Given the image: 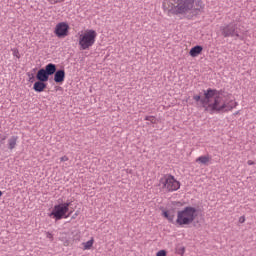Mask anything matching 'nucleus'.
<instances>
[{
    "label": "nucleus",
    "instance_id": "nucleus-1",
    "mask_svg": "<svg viewBox=\"0 0 256 256\" xmlns=\"http://www.w3.org/2000/svg\"><path fill=\"white\" fill-rule=\"evenodd\" d=\"M195 0H164L163 9L168 15H187L193 13Z\"/></svg>",
    "mask_w": 256,
    "mask_h": 256
},
{
    "label": "nucleus",
    "instance_id": "nucleus-2",
    "mask_svg": "<svg viewBox=\"0 0 256 256\" xmlns=\"http://www.w3.org/2000/svg\"><path fill=\"white\" fill-rule=\"evenodd\" d=\"M212 99H214L213 102L206 107V111L210 113V115H215V113H229V111H233V109L239 105L235 100H230L229 102L225 101L223 96H221V92L218 90H216Z\"/></svg>",
    "mask_w": 256,
    "mask_h": 256
},
{
    "label": "nucleus",
    "instance_id": "nucleus-3",
    "mask_svg": "<svg viewBox=\"0 0 256 256\" xmlns=\"http://www.w3.org/2000/svg\"><path fill=\"white\" fill-rule=\"evenodd\" d=\"M195 219H197V208L186 206L177 212L176 225H179L180 227L191 225Z\"/></svg>",
    "mask_w": 256,
    "mask_h": 256
},
{
    "label": "nucleus",
    "instance_id": "nucleus-4",
    "mask_svg": "<svg viewBox=\"0 0 256 256\" xmlns=\"http://www.w3.org/2000/svg\"><path fill=\"white\" fill-rule=\"evenodd\" d=\"M97 40V32L93 29L86 30V33L79 35V47L81 51H87V49H91L95 45V41Z\"/></svg>",
    "mask_w": 256,
    "mask_h": 256
},
{
    "label": "nucleus",
    "instance_id": "nucleus-5",
    "mask_svg": "<svg viewBox=\"0 0 256 256\" xmlns=\"http://www.w3.org/2000/svg\"><path fill=\"white\" fill-rule=\"evenodd\" d=\"M69 207H71V202L57 204L49 214V217H53L55 221H61V219H69L73 213V211L69 212Z\"/></svg>",
    "mask_w": 256,
    "mask_h": 256
},
{
    "label": "nucleus",
    "instance_id": "nucleus-6",
    "mask_svg": "<svg viewBox=\"0 0 256 256\" xmlns=\"http://www.w3.org/2000/svg\"><path fill=\"white\" fill-rule=\"evenodd\" d=\"M160 187L166 191L173 192L181 189V183L175 179V176L168 174L160 179Z\"/></svg>",
    "mask_w": 256,
    "mask_h": 256
},
{
    "label": "nucleus",
    "instance_id": "nucleus-7",
    "mask_svg": "<svg viewBox=\"0 0 256 256\" xmlns=\"http://www.w3.org/2000/svg\"><path fill=\"white\" fill-rule=\"evenodd\" d=\"M221 35L227 37H239V31H237V24L229 23L220 27Z\"/></svg>",
    "mask_w": 256,
    "mask_h": 256
},
{
    "label": "nucleus",
    "instance_id": "nucleus-8",
    "mask_svg": "<svg viewBox=\"0 0 256 256\" xmlns=\"http://www.w3.org/2000/svg\"><path fill=\"white\" fill-rule=\"evenodd\" d=\"M215 93H217V89L208 88L207 90H204V98L200 99V103L205 111H207V107H209L211 99L215 97Z\"/></svg>",
    "mask_w": 256,
    "mask_h": 256
},
{
    "label": "nucleus",
    "instance_id": "nucleus-9",
    "mask_svg": "<svg viewBox=\"0 0 256 256\" xmlns=\"http://www.w3.org/2000/svg\"><path fill=\"white\" fill-rule=\"evenodd\" d=\"M56 37H67L69 33V24L66 22H60L56 25L54 31Z\"/></svg>",
    "mask_w": 256,
    "mask_h": 256
},
{
    "label": "nucleus",
    "instance_id": "nucleus-10",
    "mask_svg": "<svg viewBox=\"0 0 256 256\" xmlns=\"http://www.w3.org/2000/svg\"><path fill=\"white\" fill-rule=\"evenodd\" d=\"M205 8V4H203V1L201 0H194V6L192 8L193 15H199L201 11Z\"/></svg>",
    "mask_w": 256,
    "mask_h": 256
},
{
    "label": "nucleus",
    "instance_id": "nucleus-11",
    "mask_svg": "<svg viewBox=\"0 0 256 256\" xmlns=\"http://www.w3.org/2000/svg\"><path fill=\"white\" fill-rule=\"evenodd\" d=\"M33 89L36 91V93H43L45 89H47V84L41 80H38L34 83Z\"/></svg>",
    "mask_w": 256,
    "mask_h": 256
},
{
    "label": "nucleus",
    "instance_id": "nucleus-12",
    "mask_svg": "<svg viewBox=\"0 0 256 256\" xmlns=\"http://www.w3.org/2000/svg\"><path fill=\"white\" fill-rule=\"evenodd\" d=\"M54 81L55 83H63V81H65V70H56L54 73Z\"/></svg>",
    "mask_w": 256,
    "mask_h": 256
},
{
    "label": "nucleus",
    "instance_id": "nucleus-13",
    "mask_svg": "<svg viewBox=\"0 0 256 256\" xmlns=\"http://www.w3.org/2000/svg\"><path fill=\"white\" fill-rule=\"evenodd\" d=\"M36 79L37 81H42L44 83H47L49 81V76L46 74L45 69L41 68L38 70L36 74Z\"/></svg>",
    "mask_w": 256,
    "mask_h": 256
},
{
    "label": "nucleus",
    "instance_id": "nucleus-14",
    "mask_svg": "<svg viewBox=\"0 0 256 256\" xmlns=\"http://www.w3.org/2000/svg\"><path fill=\"white\" fill-rule=\"evenodd\" d=\"M44 71L46 72L48 77H51V75H55L57 71V66L53 63H49L45 66Z\"/></svg>",
    "mask_w": 256,
    "mask_h": 256
},
{
    "label": "nucleus",
    "instance_id": "nucleus-15",
    "mask_svg": "<svg viewBox=\"0 0 256 256\" xmlns=\"http://www.w3.org/2000/svg\"><path fill=\"white\" fill-rule=\"evenodd\" d=\"M203 51V46L196 45L190 49L189 55L191 57H198Z\"/></svg>",
    "mask_w": 256,
    "mask_h": 256
},
{
    "label": "nucleus",
    "instance_id": "nucleus-16",
    "mask_svg": "<svg viewBox=\"0 0 256 256\" xmlns=\"http://www.w3.org/2000/svg\"><path fill=\"white\" fill-rule=\"evenodd\" d=\"M17 141H19V136H12L8 139V149L13 151L17 147Z\"/></svg>",
    "mask_w": 256,
    "mask_h": 256
},
{
    "label": "nucleus",
    "instance_id": "nucleus-17",
    "mask_svg": "<svg viewBox=\"0 0 256 256\" xmlns=\"http://www.w3.org/2000/svg\"><path fill=\"white\" fill-rule=\"evenodd\" d=\"M163 217H165L169 223H175V213L173 210L163 211Z\"/></svg>",
    "mask_w": 256,
    "mask_h": 256
},
{
    "label": "nucleus",
    "instance_id": "nucleus-18",
    "mask_svg": "<svg viewBox=\"0 0 256 256\" xmlns=\"http://www.w3.org/2000/svg\"><path fill=\"white\" fill-rule=\"evenodd\" d=\"M209 161H211V157L209 155L199 156L196 159V163H201V165H207V163H209Z\"/></svg>",
    "mask_w": 256,
    "mask_h": 256
},
{
    "label": "nucleus",
    "instance_id": "nucleus-19",
    "mask_svg": "<svg viewBox=\"0 0 256 256\" xmlns=\"http://www.w3.org/2000/svg\"><path fill=\"white\" fill-rule=\"evenodd\" d=\"M93 243H95V239L91 238L90 240H88L87 242H83V250L84 251H89L91 250V248L93 247Z\"/></svg>",
    "mask_w": 256,
    "mask_h": 256
},
{
    "label": "nucleus",
    "instance_id": "nucleus-20",
    "mask_svg": "<svg viewBox=\"0 0 256 256\" xmlns=\"http://www.w3.org/2000/svg\"><path fill=\"white\" fill-rule=\"evenodd\" d=\"M145 121H149L152 125H155V123H157V118L154 116H146Z\"/></svg>",
    "mask_w": 256,
    "mask_h": 256
},
{
    "label": "nucleus",
    "instance_id": "nucleus-21",
    "mask_svg": "<svg viewBox=\"0 0 256 256\" xmlns=\"http://www.w3.org/2000/svg\"><path fill=\"white\" fill-rule=\"evenodd\" d=\"M12 53H13V56L16 57L17 59H21V54L19 53V50L16 49V48H13L12 49Z\"/></svg>",
    "mask_w": 256,
    "mask_h": 256
},
{
    "label": "nucleus",
    "instance_id": "nucleus-22",
    "mask_svg": "<svg viewBox=\"0 0 256 256\" xmlns=\"http://www.w3.org/2000/svg\"><path fill=\"white\" fill-rule=\"evenodd\" d=\"M156 256H167V251L160 250V251L157 252Z\"/></svg>",
    "mask_w": 256,
    "mask_h": 256
},
{
    "label": "nucleus",
    "instance_id": "nucleus-23",
    "mask_svg": "<svg viewBox=\"0 0 256 256\" xmlns=\"http://www.w3.org/2000/svg\"><path fill=\"white\" fill-rule=\"evenodd\" d=\"M46 238L50 239V241H53V234L51 232H46Z\"/></svg>",
    "mask_w": 256,
    "mask_h": 256
},
{
    "label": "nucleus",
    "instance_id": "nucleus-24",
    "mask_svg": "<svg viewBox=\"0 0 256 256\" xmlns=\"http://www.w3.org/2000/svg\"><path fill=\"white\" fill-rule=\"evenodd\" d=\"M193 99H194V101H196V103H199V101H201V96L200 95H194Z\"/></svg>",
    "mask_w": 256,
    "mask_h": 256
},
{
    "label": "nucleus",
    "instance_id": "nucleus-25",
    "mask_svg": "<svg viewBox=\"0 0 256 256\" xmlns=\"http://www.w3.org/2000/svg\"><path fill=\"white\" fill-rule=\"evenodd\" d=\"M60 161H61V162L69 161V157H67V156H62V157L60 158Z\"/></svg>",
    "mask_w": 256,
    "mask_h": 256
},
{
    "label": "nucleus",
    "instance_id": "nucleus-26",
    "mask_svg": "<svg viewBox=\"0 0 256 256\" xmlns=\"http://www.w3.org/2000/svg\"><path fill=\"white\" fill-rule=\"evenodd\" d=\"M245 221V216H241L240 218H239V223H243Z\"/></svg>",
    "mask_w": 256,
    "mask_h": 256
},
{
    "label": "nucleus",
    "instance_id": "nucleus-27",
    "mask_svg": "<svg viewBox=\"0 0 256 256\" xmlns=\"http://www.w3.org/2000/svg\"><path fill=\"white\" fill-rule=\"evenodd\" d=\"M248 165H255V162L253 160H248Z\"/></svg>",
    "mask_w": 256,
    "mask_h": 256
},
{
    "label": "nucleus",
    "instance_id": "nucleus-28",
    "mask_svg": "<svg viewBox=\"0 0 256 256\" xmlns=\"http://www.w3.org/2000/svg\"><path fill=\"white\" fill-rule=\"evenodd\" d=\"M3 195V192L0 190V197Z\"/></svg>",
    "mask_w": 256,
    "mask_h": 256
},
{
    "label": "nucleus",
    "instance_id": "nucleus-29",
    "mask_svg": "<svg viewBox=\"0 0 256 256\" xmlns=\"http://www.w3.org/2000/svg\"><path fill=\"white\" fill-rule=\"evenodd\" d=\"M77 214H75L73 217H72V219H75V216H76Z\"/></svg>",
    "mask_w": 256,
    "mask_h": 256
},
{
    "label": "nucleus",
    "instance_id": "nucleus-30",
    "mask_svg": "<svg viewBox=\"0 0 256 256\" xmlns=\"http://www.w3.org/2000/svg\"><path fill=\"white\" fill-rule=\"evenodd\" d=\"M47 1H49V3H51V0H47Z\"/></svg>",
    "mask_w": 256,
    "mask_h": 256
}]
</instances>
